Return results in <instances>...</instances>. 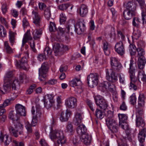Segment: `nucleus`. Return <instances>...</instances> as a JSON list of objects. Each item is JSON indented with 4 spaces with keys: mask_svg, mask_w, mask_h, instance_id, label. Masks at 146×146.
Wrapping results in <instances>:
<instances>
[{
    "mask_svg": "<svg viewBox=\"0 0 146 146\" xmlns=\"http://www.w3.org/2000/svg\"><path fill=\"white\" fill-rule=\"evenodd\" d=\"M36 115L33 116V119L32 122V125L29 122H27L25 123V127L27 131V133L28 134H30L32 133L33 129L32 127V126H35V124L34 125L33 123L35 124L37 122V118L38 117H40L42 114L41 110V107L39 104H36Z\"/></svg>",
    "mask_w": 146,
    "mask_h": 146,
    "instance_id": "3",
    "label": "nucleus"
},
{
    "mask_svg": "<svg viewBox=\"0 0 146 146\" xmlns=\"http://www.w3.org/2000/svg\"><path fill=\"white\" fill-rule=\"evenodd\" d=\"M74 27L75 31L78 34H81L86 29V26L83 20H79Z\"/></svg>",
    "mask_w": 146,
    "mask_h": 146,
    "instance_id": "12",
    "label": "nucleus"
},
{
    "mask_svg": "<svg viewBox=\"0 0 146 146\" xmlns=\"http://www.w3.org/2000/svg\"><path fill=\"white\" fill-rule=\"evenodd\" d=\"M102 48L103 49L105 54L106 55H108L110 52L108 50L109 45L108 43L106 41H104L103 43Z\"/></svg>",
    "mask_w": 146,
    "mask_h": 146,
    "instance_id": "41",
    "label": "nucleus"
},
{
    "mask_svg": "<svg viewBox=\"0 0 146 146\" xmlns=\"http://www.w3.org/2000/svg\"><path fill=\"white\" fill-rule=\"evenodd\" d=\"M23 26L24 28L26 27L29 25V22L26 17H24L22 20Z\"/></svg>",
    "mask_w": 146,
    "mask_h": 146,
    "instance_id": "63",
    "label": "nucleus"
},
{
    "mask_svg": "<svg viewBox=\"0 0 146 146\" xmlns=\"http://www.w3.org/2000/svg\"><path fill=\"white\" fill-rule=\"evenodd\" d=\"M128 41L130 43L129 51L130 55L131 56H134L136 54L137 48H136L135 45L130 42L129 40H128Z\"/></svg>",
    "mask_w": 146,
    "mask_h": 146,
    "instance_id": "33",
    "label": "nucleus"
},
{
    "mask_svg": "<svg viewBox=\"0 0 146 146\" xmlns=\"http://www.w3.org/2000/svg\"><path fill=\"white\" fill-rule=\"evenodd\" d=\"M15 109L17 115L19 118L21 116L26 115V110L24 106L20 104H17L15 106Z\"/></svg>",
    "mask_w": 146,
    "mask_h": 146,
    "instance_id": "17",
    "label": "nucleus"
},
{
    "mask_svg": "<svg viewBox=\"0 0 146 146\" xmlns=\"http://www.w3.org/2000/svg\"><path fill=\"white\" fill-rule=\"evenodd\" d=\"M105 115L108 118H112L113 116V113L111 111L109 110L107 111Z\"/></svg>",
    "mask_w": 146,
    "mask_h": 146,
    "instance_id": "64",
    "label": "nucleus"
},
{
    "mask_svg": "<svg viewBox=\"0 0 146 146\" xmlns=\"http://www.w3.org/2000/svg\"><path fill=\"white\" fill-rule=\"evenodd\" d=\"M87 83L89 86H96L98 82V75L97 74L91 73L87 77Z\"/></svg>",
    "mask_w": 146,
    "mask_h": 146,
    "instance_id": "14",
    "label": "nucleus"
},
{
    "mask_svg": "<svg viewBox=\"0 0 146 146\" xmlns=\"http://www.w3.org/2000/svg\"><path fill=\"white\" fill-rule=\"evenodd\" d=\"M138 71L137 78L139 80L141 79L143 82H146V75L143 69H140Z\"/></svg>",
    "mask_w": 146,
    "mask_h": 146,
    "instance_id": "35",
    "label": "nucleus"
},
{
    "mask_svg": "<svg viewBox=\"0 0 146 146\" xmlns=\"http://www.w3.org/2000/svg\"><path fill=\"white\" fill-rule=\"evenodd\" d=\"M70 85L73 87L79 86L81 85V82L80 79L75 78L70 82Z\"/></svg>",
    "mask_w": 146,
    "mask_h": 146,
    "instance_id": "38",
    "label": "nucleus"
},
{
    "mask_svg": "<svg viewBox=\"0 0 146 146\" xmlns=\"http://www.w3.org/2000/svg\"><path fill=\"white\" fill-rule=\"evenodd\" d=\"M106 124L110 130L113 133L118 131V125L116 121L113 118H107L106 120Z\"/></svg>",
    "mask_w": 146,
    "mask_h": 146,
    "instance_id": "6",
    "label": "nucleus"
},
{
    "mask_svg": "<svg viewBox=\"0 0 146 146\" xmlns=\"http://www.w3.org/2000/svg\"><path fill=\"white\" fill-rule=\"evenodd\" d=\"M16 33L11 31L9 32V40L11 46H13L15 42V36Z\"/></svg>",
    "mask_w": 146,
    "mask_h": 146,
    "instance_id": "29",
    "label": "nucleus"
},
{
    "mask_svg": "<svg viewBox=\"0 0 146 146\" xmlns=\"http://www.w3.org/2000/svg\"><path fill=\"white\" fill-rule=\"evenodd\" d=\"M86 102L87 105L90 110L92 111H94L95 109L93 107V103L89 99H87Z\"/></svg>",
    "mask_w": 146,
    "mask_h": 146,
    "instance_id": "59",
    "label": "nucleus"
},
{
    "mask_svg": "<svg viewBox=\"0 0 146 146\" xmlns=\"http://www.w3.org/2000/svg\"><path fill=\"white\" fill-rule=\"evenodd\" d=\"M80 139V140L86 145H90L91 143V137L87 133L83 134Z\"/></svg>",
    "mask_w": 146,
    "mask_h": 146,
    "instance_id": "21",
    "label": "nucleus"
},
{
    "mask_svg": "<svg viewBox=\"0 0 146 146\" xmlns=\"http://www.w3.org/2000/svg\"><path fill=\"white\" fill-rule=\"evenodd\" d=\"M19 79L20 82L23 83L24 80L27 79L26 75L24 73L20 72L19 74Z\"/></svg>",
    "mask_w": 146,
    "mask_h": 146,
    "instance_id": "56",
    "label": "nucleus"
},
{
    "mask_svg": "<svg viewBox=\"0 0 146 146\" xmlns=\"http://www.w3.org/2000/svg\"><path fill=\"white\" fill-rule=\"evenodd\" d=\"M107 80L112 83L116 82L117 80V77L116 75L115 72L113 71H111L110 75L109 76H108Z\"/></svg>",
    "mask_w": 146,
    "mask_h": 146,
    "instance_id": "30",
    "label": "nucleus"
},
{
    "mask_svg": "<svg viewBox=\"0 0 146 146\" xmlns=\"http://www.w3.org/2000/svg\"><path fill=\"white\" fill-rule=\"evenodd\" d=\"M141 31L137 29L135 30L133 33V35L132 36L133 39V38L137 40L141 35Z\"/></svg>",
    "mask_w": 146,
    "mask_h": 146,
    "instance_id": "44",
    "label": "nucleus"
},
{
    "mask_svg": "<svg viewBox=\"0 0 146 146\" xmlns=\"http://www.w3.org/2000/svg\"><path fill=\"white\" fill-rule=\"evenodd\" d=\"M76 129V131L79 135H82L87 133V129L85 125L83 124L78 125Z\"/></svg>",
    "mask_w": 146,
    "mask_h": 146,
    "instance_id": "28",
    "label": "nucleus"
},
{
    "mask_svg": "<svg viewBox=\"0 0 146 146\" xmlns=\"http://www.w3.org/2000/svg\"><path fill=\"white\" fill-rule=\"evenodd\" d=\"M14 74L13 72L12 71L7 72L4 79L3 87L4 89L7 91L10 89V86L11 84V80Z\"/></svg>",
    "mask_w": 146,
    "mask_h": 146,
    "instance_id": "8",
    "label": "nucleus"
},
{
    "mask_svg": "<svg viewBox=\"0 0 146 146\" xmlns=\"http://www.w3.org/2000/svg\"><path fill=\"white\" fill-rule=\"evenodd\" d=\"M14 111H11L9 113L8 115V117L9 119L13 121H17L19 119L17 115V114L15 115L13 114Z\"/></svg>",
    "mask_w": 146,
    "mask_h": 146,
    "instance_id": "45",
    "label": "nucleus"
},
{
    "mask_svg": "<svg viewBox=\"0 0 146 146\" xmlns=\"http://www.w3.org/2000/svg\"><path fill=\"white\" fill-rule=\"evenodd\" d=\"M145 99V97L144 94L143 93L139 94L138 100V106L141 108L144 107Z\"/></svg>",
    "mask_w": 146,
    "mask_h": 146,
    "instance_id": "25",
    "label": "nucleus"
},
{
    "mask_svg": "<svg viewBox=\"0 0 146 146\" xmlns=\"http://www.w3.org/2000/svg\"><path fill=\"white\" fill-rule=\"evenodd\" d=\"M108 85L107 87V89H108L111 92H113L115 90V84L111 83L109 82H108Z\"/></svg>",
    "mask_w": 146,
    "mask_h": 146,
    "instance_id": "51",
    "label": "nucleus"
},
{
    "mask_svg": "<svg viewBox=\"0 0 146 146\" xmlns=\"http://www.w3.org/2000/svg\"><path fill=\"white\" fill-rule=\"evenodd\" d=\"M66 129L67 132L70 133L74 131V128L72 124L68 122L66 127Z\"/></svg>",
    "mask_w": 146,
    "mask_h": 146,
    "instance_id": "49",
    "label": "nucleus"
},
{
    "mask_svg": "<svg viewBox=\"0 0 146 146\" xmlns=\"http://www.w3.org/2000/svg\"><path fill=\"white\" fill-rule=\"evenodd\" d=\"M50 137L51 139L55 141L56 143L58 145L64 144L66 142V138L62 130H55L50 133Z\"/></svg>",
    "mask_w": 146,
    "mask_h": 146,
    "instance_id": "2",
    "label": "nucleus"
},
{
    "mask_svg": "<svg viewBox=\"0 0 146 146\" xmlns=\"http://www.w3.org/2000/svg\"><path fill=\"white\" fill-rule=\"evenodd\" d=\"M7 35V31L4 27L0 25V36L2 37H5Z\"/></svg>",
    "mask_w": 146,
    "mask_h": 146,
    "instance_id": "50",
    "label": "nucleus"
},
{
    "mask_svg": "<svg viewBox=\"0 0 146 146\" xmlns=\"http://www.w3.org/2000/svg\"><path fill=\"white\" fill-rule=\"evenodd\" d=\"M32 32L34 38L35 40H37L39 39L42 34V31L41 29H36L33 31Z\"/></svg>",
    "mask_w": 146,
    "mask_h": 146,
    "instance_id": "36",
    "label": "nucleus"
},
{
    "mask_svg": "<svg viewBox=\"0 0 146 146\" xmlns=\"http://www.w3.org/2000/svg\"><path fill=\"white\" fill-rule=\"evenodd\" d=\"M136 9L133 8L131 10L125 9L124 11L123 15L125 19L127 20L131 19L135 15Z\"/></svg>",
    "mask_w": 146,
    "mask_h": 146,
    "instance_id": "16",
    "label": "nucleus"
},
{
    "mask_svg": "<svg viewBox=\"0 0 146 146\" xmlns=\"http://www.w3.org/2000/svg\"><path fill=\"white\" fill-rule=\"evenodd\" d=\"M110 61L111 69L115 71H119L122 66L118 58L115 57H112L110 58Z\"/></svg>",
    "mask_w": 146,
    "mask_h": 146,
    "instance_id": "11",
    "label": "nucleus"
},
{
    "mask_svg": "<svg viewBox=\"0 0 146 146\" xmlns=\"http://www.w3.org/2000/svg\"><path fill=\"white\" fill-rule=\"evenodd\" d=\"M88 11V6L84 4H81L77 9V12L82 17H85L87 15Z\"/></svg>",
    "mask_w": 146,
    "mask_h": 146,
    "instance_id": "18",
    "label": "nucleus"
},
{
    "mask_svg": "<svg viewBox=\"0 0 146 146\" xmlns=\"http://www.w3.org/2000/svg\"><path fill=\"white\" fill-rule=\"evenodd\" d=\"M118 116L119 117V121L123 123L125 122L127 118V115L124 114H118Z\"/></svg>",
    "mask_w": 146,
    "mask_h": 146,
    "instance_id": "46",
    "label": "nucleus"
},
{
    "mask_svg": "<svg viewBox=\"0 0 146 146\" xmlns=\"http://www.w3.org/2000/svg\"><path fill=\"white\" fill-rule=\"evenodd\" d=\"M118 78L120 83L123 84H125V75L121 73L119 74Z\"/></svg>",
    "mask_w": 146,
    "mask_h": 146,
    "instance_id": "53",
    "label": "nucleus"
},
{
    "mask_svg": "<svg viewBox=\"0 0 146 146\" xmlns=\"http://www.w3.org/2000/svg\"><path fill=\"white\" fill-rule=\"evenodd\" d=\"M123 137L124 140V143L123 146H128L126 143L127 140H128L130 142H131L132 140L131 133L129 129H127L126 130V135L123 136Z\"/></svg>",
    "mask_w": 146,
    "mask_h": 146,
    "instance_id": "27",
    "label": "nucleus"
},
{
    "mask_svg": "<svg viewBox=\"0 0 146 146\" xmlns=\"http://www.w3.org/2000/svg\"><path fill=\"white\" fill-rule=\"evenodd\" d=\"M115 51L120 56L123 55L125 52L124 45L123 42L119 41L117 42L115 46Z\"/></svg>",
    "mask_w": 146,
    "mask_h": 146,
    "instance_id": "15",
    "label": "nucleus"
},
{
    "mask_svg": "<svg viewBox=\"0 0 146 146\" xmlns=\"http://www.w3.org/2000/svg\"><path fill=\"white\" fill-rule=\"evenodd\" d=\"M146 130L145 128H143L139 131L138 135V139L139 142H145L146 137Z\"/></svg>",
    "mask_w": 146,
    "mask_h": 146,
    "instance_id": "24",
    "label": "nucleus"
},
{
    "mask_svg": "<svg viewBox=\"0 0 146 146\" xmlns=\"http://www.w3.org/2000/svg\"><path fill=\"white\" fill-rule=\"evenodd\" d=\"M133 61L132 60H130L129 64V73L130 76L131 82L129 86L130 89H133L134 90H136L138 88H139L141 84L139 80H137L135 76V70L133 66Z\"/></svg>",
    "mask_w": 146,
    "mask_h": 146,
    "instance_id": "1",
    "label": "nucleus"
},
{
    "mask_svg": "<svg viewBox=\"0 0 146 146\" xmlns=\"http://www.w3.org/2000/svg\"><path fill=\"white\" fill-rule=\"evenodd\" d=\"M136 126L139 127L141 126L143 127L145 125V121L141 117L137 116L136 120Z\"/></svg>",
    "mask_w": 146,
    "mask_h": 146,
    "instance_id": "37",
    "label": "nucleus"
},
{
    "mask_svg": "<svg viewBox=\"0 0 146 146\" xmlns=\"http://www.w3.org/2000/svg\"><path fill=\"white\" fill-rule=\"evenodd\" d=\"M137 52L138 58V67L139 69H143L146 63L145 59L144 56L145 54V50L142 48L139 47L137 48Z\"/></svg>",
    "mask_w": 146,
    "mask_h": 146,
    "instance_id": "5",
    "label": "nucleus"
},
{
    "mask_svg": "<svg viewBox=\"0 0 146 146\" xmlns=\"http://www.w3.org/2000/svg\"><path fill=\"white\" fill-rule=\"evenodd\" d=\"M61 48V45L58 43H55L53 46V50L54 53H58L60 51V48Z\"/></svg>",
    "mask_w": 146,
    "mask_h": 146,
    "instance_id": "52",
    "label": "nucleus"
},
{
    "mask_svg": "<svg viewBox=\"0 0 146 146\" xmlns=\"http://www.w3.org/2000/svg\"><path fill=\"white\" fill-rule=\"evenodd\" d=\"M15 129L11 126H10L9 128L11 135L16 138L18 137L19 135H23V125L19 122H17L15 124Z\"/></svg>",
    "mask_w": 146,
    "mask_h": 146,
    "instance_id": "4",
    "label": "nucleus"
},
{
    "mask_svg": "<svg viewBox=\"0 0 146 146\" xmlns=\"http://www.w3.org/2000/svg\"><path fill=\"white\" fill-rule=\"evenodd\" d=\"M27 59L25 56H23L21 58V60L16 59L15 65L18 68H21L24 70H27L29 68V67L27 63Z\"/></svg>",
    "mask_w": 146,
    "mask_h": 146,
    "instance_id": "7",
    "label": "nucleus"
},
{
    "mask_svg": "<svg viewBox=\"0 0 146 146\" xmlns=\"http://www.w3.org/2000/svg\"><path fill=\"white\" fill-rule=\"evenodd\" d=\"M48 69V66L47 62H44L42 64L41 68L39 69V79L41 81L44 80Z\"/></svg>",
    "mask_w": 146,
    "mask_h": 146,
    "instance_id": "10",
    "label": "nucleus"
},
{
    "mask_svg": "<svg viewBox=\"0 0 146 146\" xmlns=\"http://www.w3.org/2000/svg\"><path fill=\"white\" fill-rule=\"evenodd\" d=\"M49 29L51 32H54L56 30V25L54 23L50 22Z\"/></svg>",
    "mask_w": 146,
    "mask_h": 146,
    "instance_id": "55",
    "label": "nucleus"
},
{
    "mask_svg": "<svg viewBox=\"0 0 146 146\" xmlns=\"http://www.w3.org/2000/svg\"><path fill=\"white\" fill-rule=\"evenodd\" d=\"M9 5L7 4L6 2L3 3L2 4L1 6V9L3 13L4 14H5L7 11L8 7Z\"/></svg>",
    "mask_w": 146,
    "mask_h": 146,
    "instance_id": "54",
    "label": "nucleus"
},
{
    "mask_svg": "<svg viewBox=\"0 0 146 146\" xmlns=\"http://www.w3.org/2000/svg\"><path fill=\"white\" fill-rule=\"evenodd\" d=\"M119 109L120 110L123 111L127 110V107L124 100H123L122 103L120 104Z\"/></svg>",
    "mask_w": 146,
    "mask_h": 146,
    "instance_id": "60",
    "label": "nucleus"
},
{
    "mask_svg": "<svg viewBox=\"0 0 146 146\" xmlns=\"http://www.w3.org/2000/svg\"><path fill=\"white\" fill-rule=\"evenodd\" d=\"M44 16L48 20L51 17V13L50 9L47 8L44 11Z\"/></svg>",
    "mask_w": 146,
    "mask_h": 146,
    "instance_id": "58",
    "label": "nucleus"
},
{
    "mask_svg": "<svg viewBox=\"0 0 146 146\" xmlns=\"http://www.w3.org/2000/svg\"><path fill=\"white\" fill-rule=\"evenodd\" d=\"M137 98L135 94L133 93L130 97V102L131 104L134 105L136 103Z\"/></svg>",
    "mask_w": 146,
    "mask_h": 146,
    "instance_id": "47",
    "label": "nucleus"
},
{
    "mask_svg": "<svg viewBox=\"0 0 146 146\" xmlns=\"http://www.w3.org/2000/svg\"><path fill=\"white\" fill-rule=\"evenodd\" d=\"M4 45L6 52L7 53L10 54L13 53V50L10 46L7 41L4 42Z\"/></svg>",
    "mask_w": 146,
    "mask_h": 146,
    "instance_id": "40",
    "label": "nucleus"
},
{
    "mask_svg": "<svg viewBox=\"0 0 146 146\" xmlns=\"http://www.w3.org/2000/svg\"><path fill=\"white\" fill-rule=\"evenodd\" d=\"M144 107H136V117L137 116L141 117L142 116L144 113L143 108Z\"/></svg>",
    "mask_w": 146,
    "mask_h": 146,
    "instance_id": "43",
    "label": "nucleus"
},
{
    "mask_svg": "<svg viewBox=\"0 0 146 146\" xmlns=\"http://www.w3.org/2000/svg\"><path fill=\"white\" fill-rule=\"evenodd\" d=\"M43 101L44 102L45 107L47 109L51 108L54 104L55 102H52L49 101L48 102L46 101V99L45 98H44Z\"/></svg>",
    "mask_w": 146,
    "mask_h": 146,
    "instance_id": "39",
    "label": "nucleus"
},
{
    "mask_svg": "<svg viewBox=\"0 0 146 146\" xmlns=\"http://www.w3.org/2000/svg\"><path fill=\"white\" fill-rule=\"evenodd\" d=\"M8 138L9 136L8 135H3L2 132L1 133L0 135V140L2 142H4V144L5 145H8L10 143V140L8 139Z\"/></svg>",
    "mask_w": 146,
    "mask_h": 146,
    "instance_id": "34",
    "label": "nucleus"
},
{
    "mask_svg": "<svg viewBox=\"0 0 146 146\" xmlns=\"http://www.w3.org/2000/svg\"><path fill=\"white\" fill-rule=\"evenodd\" d=\"M95 115L98 118L100 119H102L104 117L102 111L98 108L96 109L95 111Z\"/></svg>",
    "mask_w": 146,
    "mask_h": 146,
    "instance_id": "48",
    "label": "nucleus"
},
{
    "mask_svg": "<svg viewBox=\"0 0 146 146\" xmlns=\"http://www.w3.org/2000/svg\"><path fill=\"white\" fill-rule=\"evenodd\" d=\"M32 39V38L31 36L30 33V31L28 30L25 34L22 40V47H24L25 44L29 40Z\"/></svg>",
    "mask_w": 146,
    "mask_h": 146,
    "instance_id": "26",
    "label": "nucleus"
},
{
    "mask_svg": "<svg viewBox=\"0 0 146 146\" xmlns=\"http://www.w3.org/2000/svg\"><path fill=\"white\" fill-rule=\"evenodd\" d=\"M141 15L143 24V25L146 26V13H144V10H143L141 13Z\"/></svg>",
    "mask_w": 146,
    "mask_h": 146,
    "instance_id": "61",
    "label": "nucleus"
},
{
    "mask_svg": "<svg viewBox=\"0 0 146 146\" xmlns=\"http://www.w3.org/2000/svg\"><path fill=\"white\" fill-rule=\"evenodd\" d=\"M83 114V113L81 111H77L73 120V123L75 125L78 126L81 123Z\"/></svg>",
    "mask_w": 146,
    "mask_h": 146,
    "instance_id": "19",
    "label": "nucleus"
},
{
    "mask_svg": "<svg viewBox=\"0 0 146 146\" xmlns=\"http://www.w3.org/2000/svg\"><path fill=\"white\" fill-rule=\"evenodd\" d=\"M70 6V5L68 4H62L59 5L58 7L60 10L64 11L66 10Z\"/></svg>",
    "mask_w": 146,
    "mask_h": 146,
    "instance_id": "57",
    "label": "nucleus"
},
{
    "mask_svg": "<svg viewBox=\"0 0 146 146\" xmlns=\"http://www.w3.org/2000/svg\"><path fill=\"white\" fill-rule=\"evenodd\" d=\"M13 142L14 146H24V143L23 141L19 142L15 140H14Z\"/></svg>",
    "mask_w": 146,
    "mask_h": 146,
    "instance_id": "62",
    "label": "nucleus"
},
{
    "mask_svg": "<svg viewBox=\"0 0 146 146\" xmlns=\"http://www.w3.org/2000/svg\"><path fill=\"white\" fill-rule=\"evenodd\" d=\"M123 6L126 9H125L131 10L133 8L136 9L133 2L130 1H128L127 0H125L123 3Z\"/></svg>",
    "mask_w": 146,
    "mask_h": 146,
    "instance_id": "31",
    "label": "nucleus"
},
{
    "mask_svg": "<svg viewBox=\"0 0 146 146\" xmlns=\"http://www.w3.org/2000/svg\"><path fill=\"white\" fill-rule=\"evenodd\" d=\"M96 105L100 109L105 110L108 107L107 102L103 98L100 96H96L94 98Z\"/></svg>",
    "mask_w": 146,
    "mask_h": 146,
    "instance_id": "9",
    "label": "nucleus"
},
{
    "mask_svg": "<svg viewBox=\"0 0 146 146\" xmlns=\"http://www.w3.org/2000/svg\"><path fill=\"white\" fill-rule=\"evenodd\" d=\"M71 114V112L70 111L66 110V113L62 111L60 114V119L62 122L67 121Z\"/></svg>",
    "mask_w": 146,
    "mask_h": 146,
    "instance_id": "23",
    "label": "nucleus"
},
{
    "mask_svg": "<svg viewBox=\"0 0 146 146\" xmlns=\"http://www.w3.org/2000/svg\"><path fill=\"white\" fill-rule=\"evenodd\" d=\"M65 104L66 107L68 108H75L77 106V100L75 97H70L66 99Z\"/></svg>",
    "mask_w": 146,
    "mask_h": 146,
    "instance_id": "13",
    "label": "nucleus"
},
{
    "mask_svg": "<svg viewBox=\"0 0 146 146\" xmlns=\"http://www.w3.org/2000/svg\"><path fill=\"white\" fill-rule=\"evenodd\" d=\"M141 23L140 19L137 17L133 18L132 21V25L133 26L136 27H139Z\"/></svg>",
    "mask_w": 146,
    "mask_h": 146,
    "instance_id": "42",
    "label": "nucleus"
},
{
    "mask_svg": "<svg viewBox=\"0 0 146 146\" xmlns=\"http://www.w3.org/2000/svg\"><path fill=\"white\" fill-rule=\"evenodd\" d=\"M105 35H108L110 38L115 35L114 28L111 25L107 26L105 28Z\"/></svg>",
    "mask_w": 146,
    "mask_h": 146,
    "instance_id": "22",
    "label": "nucleus"
},
{
    "mask_svg": "<svg viewBox=\"0 0 146 146\" xmlns=\"http://www.w3.org/2000/svg\"><path fill=\"white\" fill-rule=\"evenodd\" d=\"M33 15V23L37 26H39L41 22V17L39 15L38 12L32 11Z\"/></svg>",
    "mask_w": 146,
    "mask_h": 146,
    "instance_id": "20",
    "label": "nucleus"
},
{
    "mask_svg": "<svg viewBox=\"0 0 146 146\" xmlns=\"http://www.w3.org/2000/svg\"><path fill=\"white\" fill-rule=\"evenodd\" d=\"M108 85L107 81L104 82L98 85V89L103 92H104L107 90Z\"/></svg>",
    "mask_w": 146,
    "mask_h": 146,
    "instance_id": "32",
    "label": "nucleus"
}]
</instances>
